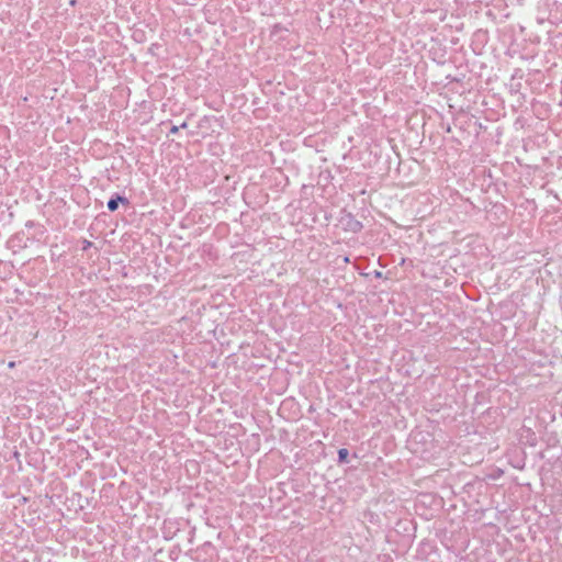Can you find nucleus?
I'll list each match as a JSON object with an SVG mask.
<instances>
[{
  "label": "nucleus",
  "mask_w": 562,
  "mask_h": 562,
  "mask_svg": "<svg viewBox=\"0 0 562 562\" xmlns=\"http://www.w3.org/2000/svg\"><path fill=\"white\" fill-rule=\"evenodd\" d=\"M356 226L360 228L362 225L360 222H356Z\"/></svg>",
  "instance_id": "423d86ee"
},
{
  "label": "nucleus",
  "mask_w": 562,
  "mask_h": 562,
  "mask_svg": "<svg viewBox=\"0 0 562 562\" xmlns=\"http://www.w3.org/2000/svg\"><path fill=\"white\" fill-rule=\"evenodd\" d=\"M188 126L187 122H183L181 125H179V130L180 128H186Z\"/></svg>",
  "instance_id": "39448f33"
},
{
  "label": "nucleus",
  "mask_w": 562,
  "mask_h": 562,
  "mask_svg": "<svg viewBox=\"0 0 562 562\" xmlns=\"http://www.w3.org/2000/svg\"><path fill=\"white\" fill-rule=\"evenodd\" d=\"M92 246H93V243H92V241H90V240L85 239V240L82 241V250H83V251H87V250H88L89 248H91Z\"/></svg>",
  "instance_id": "7ed1b4c3"
},
{
  "label": "nucleus",
  "mask_w": 562,
  "mask_h": 562,
  "mask_svg": "<svg viewBox=\"0 0 562 562\" xmlns=\"http://www.w3.org/2000/svg\"><path fill=\"white\" fill-rule=\"evenodd\" d=\"M120 203L124 204V205H128L130 204V201L127 198L119 194V193H114L110 200L108 201V210L110 212H115L117 209H119V205Z\"/></svg>",
  "instance_id": "f257e3e1"
},
{
  "label": "nucleus",
  "mask_w": 562,
  "mask_h": 562,
  "mask_svg": "<svg viewBox=\"0 0 562 562\" xmlns=\"http://www.w3.org/2000/svg\"><path fill=\"white\" fill-rule=\"evenodd\" d=\"M178 131H179V126L173 125V126H171V128H170V134H177V133H178Z\"/></svg>",
  "instance_id": "20e7f679"
},
{
  "label": "nucleus",
  "mask_w": 562,
  "mask_h": 562,
  "mask_svg": "<svg viewBox=\"0 0 562 562\" xmlns=\"http://www.w3.org/2000/svg\"><path fill=\"white\" fill-rule=\"evenodd\" d=\"M9 367H10V368H13V367H14V362H10V363H9Z\"/></svg>",
  "instance_id": "6e6552de"
},
{
  "label": "nucleus",
  "mask_w": 562,
  "mask_h": 562,
  "mask_svg": "<svg viewBox=\"0 0 562 562\" xmlns=\"http://www.w3.org/2000/svg\"><path fill=\"white\" fill-rule=\"evenodd\" d=\"M349 451L346 448H340L338 450V462L339 463H348L349 462Z\"/></svg>",
  "instance_id": "f03ea898"
},
{
  "label": "nucleus",
  "mask_w": 562,
  "mask_h": 562,
  "mask_svg": "<svg viewBox=\"0 0 562 562\" xmlns=\"http://www.w3.org/2000/svg\"><path fill=\"white\" fill-rule=\"evenodd\" d=\"M75 3H76V0H70L71 5H75Z\"/></svg>",
  "instance_id": "0eeeda50"
}]
</instances>
